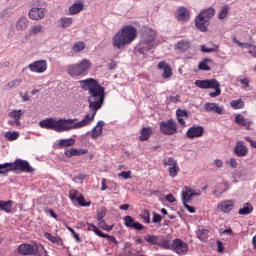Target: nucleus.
I'll use <instances>...</instances> for the list:
<instances>
[{
    "instance_id": "1",
    "label": "nucleus",
    "mask_w": 256,
    "mask_h": 256,
    "mask_svg": "<svg viewBox=\"0 0 256 256\" xmlns=\"http://www.w3.org/2000/svg\"><path fill=\"white\" fill-rule=\"evenodd\" d=\"M82 87L88 91V103L90 113L86 114L84 119L77 122V119H55L46 118L40 121L39 125L42 129L56 131V133H64L65 131H72L73 129H81L91 125L95 121L97 110L103 107L105 102V88L93 78L80 81Z\"/></svg>"
},
{
    "instance_id": "2",
    "label": "nucleus",
    "mask_w": 256,
    "mask_h": 256,
    "mask_svg": "<svg viewBox=\"0 0 256 256\" xmlns=\"http://www.w3.org/2000/svg\"><path fill=\"white\" fill-rule=\"evenodd\" d=\"M137 39V28L131 25L123 26L112 38L114 49H125L126 45H131Z\"/></svg>"
},
{
    "instance_id": "3",
    "label": "nucleus",
    "mask_w": 256,
    "mask_h": 256,
    "mask_svg": "<svg viewBox=\"0 0 256 256\" xmlns=\"http://www.w3.org/2000/svg\"><path fill=\"white\" fill-rule=\"evenodd\" d=\"M1 175H7L9 171H21V173H34L35 168L27 160L16 159L14 162L0 164Z\"/></svg>"
},
{
    "instance_id": "4",
    "label": "nucleus",
    "mask_w": 256,
    "mask_h": 256,
    "mask_svg": "<svg viewBox=\"0 0 256 256\" xmlns=\"http://www.w3.org/2000/svg\"><path fill=\"white\" fill-rule=\"evenodd\" d=\"M89 69H91V60L85 58L79 63L69 65L67 73L70 77H84Z\"/></svg>"
},
{
    "instance_id": "5",
    "label": "nucleus",
    "mask_w": 256,
    "mask_h": 256,
    "mask_svg": "<svg viewBox=\"0 0 256 256\" xmlns=\"http://www.w3.org/2000/svg\"><path fill=\"white\" fill-rule=\"evenodd\" d=\"M194 85L199 87V89H214V92L209 93L212 98L221 95V83L217 79L196 80Z\"/></svg>"
},
{
    "instance_id": "6",
    "label": "nucleus",
    "mask_w": 256,
    "mask_h": 256,
    "mask_svg": "<svg viewBox=\"0 0 256 256\" xmlns=\"http://www.w3.org/2000/svg\"><path fill=\"white\" fill-rule=\"evenodd\" d=\"M25 115V110H12L8 113V125L10 127H21V117Z\"/></svg>"
},
{
    "instance_id": "7",
    "label": "nucleus",
    "mask_w": 256,
    "mask_h": 256,
    "mask_svg": "<svg viewBox=\"0 0 256 256\" xmlns=\"http://www.w3.org/2000/svg\"><path fill=\"white\" fill-rule=\"evenodd\" d=\"M86 225H87V231H93V233H95V235H97L98 237L107 239L109 241V243H114V245H117V243H118L117 238H115L114 236H110L109 234L103 233V231H100L97 226H95L94 224H91L89 222H87Z\"/></svg>"
},
{
    "instance_id": "8",
    "label": "nucleus",
    "mask_w": 256,
    "mask_h": 256,
    "mask_svg": "<svg viewBox=\"0 0 256 256\" xmlns=\"http://www.w3.org/2000/svg\"><path fill=\"white\" fill-rule=\"evenodd\" d=\"M201 195V190H193L189 186H185L181 192L182 203H190L193 197H199Z\"/></svg>"
},
{
    "instance_id": "9",
    "label": "nucleus",
    "mask_w": 256,
    "mask_h": 256,
    "mask_svg": "<svg viewBox=\"0 0 256 256\" xmlns=\"http://www.w3.org/2000/svg\"><path fill=\"white\" fill-rule=\"evenodd\" d=\"M47 68V60H36L28 65V69L32 73H45Z\"/></svg>"
},
{
    "instance_id": "10",
    "label": "nucleus",
    "mask_w": 256,
    "mask_h": 256,
    "mask_svg": "<svg viewBox=\"0 0 256 256\" xmlns=\"http://www.w3.org/2000/svg\"><path fill=\"white\" fill-rule=\"evenodd\" d=\"M161 133H163V135H175V133H177V122L174 120L162 122Z\"/></svg>"
},
{
    "instance_id": "11",
    "label": "nucleus",
    "mask_w": 256,
    "mask_h": 256,
    "mask_svg": "<svg viewBox=\"0 0 256 256\" xmlns=\"http://www.w3.org/2000/svg\"><path fill=\"white\" fill-rule=\"evenodd\" d=\"M172 250L175 251L177 255H187L189 245L181 239H174Z\"/></svg>"
},
{
    "instance_id": "12",
    "label": "nucleus",
    "mask_w": 256,
    "mask_h": 256,
    "mask_svg": "<svg viewBox=\"0 0 256 256\" xmlns=\"http://www.w3.org/2000/svg\"><path fill=\"white\" fill-rule=\"evenodd\" d=\"M206 113H216V115H225V107L219 106L217 103L207 102L204 104Z\"/></svg>"
},
{
    "instance_id": "13",
    "label": "nucleus",
    "mask_w": 256,
    "mask_h": 256,
    "mask_svg": "<svg viewBox=\"0 0 256 256\" xmlns=\"http://www.w3.org/2000/svg\"><path fill=\"white\" fill-rule=\"evenodd\" d=\"M45 13H47L45 8L34 7L29 11L28 17L32 21H41V19H45Z\"/></svg>"
},
{
    "instance_id": "14",
    "label": "nucleus",
    "mask_w": 256,
    "mask_h": 256,
    "mask_svg": "<svg viewBox=\"0 0 256 256\" xmlns=\"http://www.w3.org/2000/svg\"><path fill=\"white\" fill-rule=\"evenodd\" d=\"M203 133H205V128L202 126H192L187 130L186 137L188 139H196L203 137Z\"/></svg>"
},
{
    "instance_id": "15",
    "label": "nucleus",
    "mask_w": 256,
    "mask_h": 256,
    "mask_svg": "<svg viewBox=\"0 0 256 256\" xmlns=\"http://www.w3.org/2000/svg\"><path fill=\"white\" fill-rule=\"evenodd\" d=\"M37 251H39V248L30 244H21L18 247L20 255H37Z\"/></svg>"
},
{
    "instance_id": "16",
    "label": "nucleus",
    "mask_w": 256,
    "mask_h": 256,
    "mask_svg": "<svg viewBox=\"0 0 256 256\" xmlns=\"http://www.w3.org/2000/svg\"><path fill=\"white\" fill-rule=\"evenodd\" d=\"M234 154L237 157H247L249 155V148L245 146V142L237 141L234 147Z\"/></svg>"
},
{
    "instance_id": "17",
    "label": "nucleus",
    "mask_w": 256,
    "mask_h": 256,
    "mask_svg": "<svg viewBox=\"0 0 256 256\" xmlns=\"http://www.w3.org/2000/svg\"><path fill=\"white\" fill-rule=\"evenodd\" d=\"M235 209V201L233 200H222L218 204V210L221 211V213H231Z\"/></svg>"
},
{
    "instance_id": "18",
    "label": "nucleus",
    "mask_w": 256,
    "mask_h": 256,
    "mask_svg": "<svg viewBox=\"0 0 256 256\" xmlns=\"http://www.w3.org/2000/svg\"><path fill=\"white\" fill-rule=\"evenodd\" d=\"M124 225L130 229H136V231H141L143 229V224L136 222L135 218L132 216H126L124 218Z\"/></svg>"
},
{
    "instance_id": "19",
    "label": "nucleus",
    "mask_w": 256,
    "mask_h": 256,
    "mask_svg": "<svg viewBox=\"0 0 256 256\" xmlns=\"http://www.w3.org/2000/svg\"><path fill=\"white\" fill-rule=\"evenodd\" d=\"M195 27L205 33L207 32V27H209V21L198 14V17L195 19Z\"/></svg>"
},
{
    "instance_id": "20",
    "label": "nucleus",
    "mask_w": 256,
    "mask_h": 256,
    "mask_svg": "<svg viewBox=\"0 0 256 256\" xmlns=\"http://www.w3.org/2000/svg\"><path fill=\"white\" fill-rule=\"evenodd\" d=\"M87 153H89L87 149L71 148L65 150L64 155L68 157V159H71V157H79L80 155H87Z\"/></svg>"
},
{
    "instance_id": "21",
    "label": "nucleus",
    "mask_w": 256,
    "mask_h": 256,
    "mask_svg": "<svg viewBox=\"0 0 256 256\" xmlns=\"http://www.w3.org/2000/svg\"><path fill=\"white\" fill-rule=\"evenodd\" d=\"M142 41L151 45L155 41V31L151 28H144L142 31Z\"/></svg>"
},
{
    "instance_id": "22",
    "label": "nucleus",
    "mask_w": 256,
    "mask_h": 256,
    "mask_svg": "<svg viewBox=\"0 0 256 256\" xmlns=\"http://www.w3.org/2000/svg\"><path fill=\"white\" fill-rule=\"evenodd\" d=\"M235 123L237 125H241L242 127H245L247 131H251V121L249 119L243 117V115L238 114L235 116Z\"/></svg>"
},
{
    "instance_id": "23",
    "label": "nucleus",
    "mask_w": 256,
    "mask_h": 256,
    "mask_svg": "<svg viewBox=\"0 0 256 256\" xmlns=\"http://www.w3.org/2000/svg\"><path fill=\"white\" fill-rule=\"evenodd\" d=\"M162 77L163 79H171L173 77V68L167 62H161Z\"/></svg>"
},
{
    "instance_id": "24",
    "label": "nucleus",
    "mask_w": 256,
    "mask_h": 256,
    "mask_svg": "<svg viewBox=\"0 0 256 256\" xmlns=\"http://www.w3.org/2000/svg\"><path fill=\"white\" fill-rule=\"evenodd\" d=\"M135 49L140 55H145L147 52L151 51L152 47L149 42L141 40Z\"/></svg>"
},
{
    "instance_id": "25",
    "label": "nucleus",
    "mask_w": 256,
    "mask_h": 256,
    "mask_svg": "<svg viewBox=\"0 0 256 256\" xmlns=\"http://www.w3.org/2000/svg\"><path fill=\"white\" fill-rule=\"evenodd\" d=\"M103 125H105L104 121H98L97 125L92 129V139H97L98 137H101V135L103 134Z\"/></svg>"
},
{
    "instance_id": "26",
    "label": "nucleus",
    "mask_w": 256,
    "mask_h": 256,
    "mask_svg": "<svg viewBox=\"0 0 256 256\" xmlns=\"http://www.w3.org/2000/svg\"><path fill=\"white\" fill-rule=\"evenodd\" d=\"M151 135H153V128L143 127L140 130L139 140L140 141H149V139H151Z\"/></svg>"
},
{
    "instance_id": "27",
    "label": "nucleus",
    "mask_w": 256,
    "mask_h": 256,
    "mask_svg": "<svg viewBox=\"0 0 256 256\" xmlns=\"http://www.w3.org/2000/svg\"><path fill=\"white\" fill-rule=\"evenodd\" d=\"M175 49L181 51V53H185V51L191 49V42L189 40H181L175 44Z\"/></svg>"
},
{
    "instance_id": "28",
    "label": "nucleus",
    "mask_w": 256,
    "mask_h": 256,
    "mask_svg": "<svg viewBox=\"0 0 256 256\" xmlns=\"http://www.w3.org/2000/svg\"><path fill=\"white\" fill-rule=\"evenodd\" d=\"M0 211H4V213H13V200H0Z\"/></svg>"
},
{
    "instance_id": "29",
    "label": "nucleus",
    "mask_w": 256,
    "mask_h": 256,
    "mask_svg": "<svg viewBox=\"0 0 256 256\" xmlns=\"http://www.w3.org/2000/svg\"><path fill=\"white\" fill-rule=\"evenodd\" d=\"M177 121L180 125L185 127V119H189V113L185 110L178 109L176 111Z\"/></svg>"
},
{
    "instance_id": "30",
    "label": "nucleus",
    "mask_w": 256,
    "mask_h": 256,
    "mask_svg": "<svg viewBox=\"0 0 256 256\" xmlns=\"http://www.w3.org/2000/svg\"><path fill=\"white\" fill-rule=\"evenodd\" d=\"M189 10L185 7H180L177 11V19L178 21H189Z\"/></svg>"
},
{
    "instance_id": "31",
    "label": "nucleus",
    "mask_w": 256,
    "mask_h": 256,
    "mask_svg": "<svg viewBox=\"0 0 256 256\" xmlns=\"http://www.w3.org/2000/svg\"><path fill=\"white\" fill-rule=\"evenodd\" d=\"M29 27V20L27 17H21L16 22V30L17 31H25Z\"/></svg>"
},
{
    "instance_id": "32",
    "label": "nucleus",
    "mask_w": 256,
    "mask_h": 256,
    "mask_svg": "<svg viewBox=\"0 0 256 256\" xmlns=\"http://www.w3.org/2000/svg\"><path fill=\"white\" fill-rule=\"evenodd\" d=\"M60 29H69L71 25H73V18L72 17H62L58 21Z\"/></svg>"
},
{
    "instance_id": "33",
    "label": "nucleus",
    "mask_w": 256,
    "mask_h": 256,
    "mask_svg": "<svg viewBox=\"0 0 256 256\" xmlns=\"http://www.w3.org/2000/svg\"><path fill=\"white\" fill-rule=\"evenodd\" d=\"M83 10V4L81 2L74 3L68 8L69 15H77Z\"/></svg>"
},
{
    "instance_id": "34",
    "label": "nucleus",
    "mask_w": 256,
    "mask_h": 256,
    "mask_svg": "<svg viewBox=\"0 0 256 256\" xmlns=\"http://www.w3.org/2000/svg\"><path fill=\"white\" fill-rule=\"evenodd\" d=\"M207 63H213V60L211 58H204L199 64L198 69L200 71H211V66Z\"/></svg>"
},
{
    "instance_id": "35",
    "label": "nucleus",
    "mask_w": 256,
    "mask_h": 256,
    "mask_svg": "<svg viewBox=\"0 0 256 256\" xmlns=\"http://www.w3.org/2000/svg\"><path fill=\"white\" fill-rule=\"evenodd\" d=\"M199 15L206 19V21H211V17L215 16V8H207L200 12Z\"/></svg>"
},
{
    "instance_id": "36",
    "label": "nucleus",
    "mask_w": 256,
    "mask_h": 256,
    "mask_svg": "<svg viewBox=\"0 0 256 256\" xmlns=\"http://www.w3.org/2000/svg\"><path fill=\"white\" fill-rule=\"evenodd\" d=\"M23 83V79L21 78H16V79H13L12 81L8 82L6 85H5V89H17V87H21V84Z\"/></svg>"
},
{
    "instance_id": "37",
    "label": "nucleus",
    "mask_w": 256,
    "mask_h": 256,
    "mask_svg": "<svg viewBox=\"0 0 256 256\" xmlns=\"http://www.w3.org/2000/svg\"><path fill=\"white\" fill-rule=\"evenodd\" d=\"M239 215H251L253 213V205L251 203H245L238 211Z\"/></svg>"
},
{
    "instance_id": "38",
    "label": "nucleus",
    "mask_w": 256,
    "mask_h": 256,
    "mask_svg": "<svg viewBox=\"0 0 256 256\" xmlns=\"http://www.w3.org/2000/svg\"><path fill=\"white\" fill-rule=\"evenodd\" d=\"M230 107H231L232 109H235V110H237V109H243V107H245V102H244L243 99H241V98H239V99H237V100H232V101L230 102Z\"/></svg>"
},
{
    "instance_id": "39",
    "label": "nucleus",
    "mask_w": 256,
    "mask_h": 256,
    "mask_svg": "<svg viewBox=\"0 0 256 256\" xmlns=\"http://www.w3.org/2000/svg\"><path fill=\"white\" fill-rule=\"evenodd\" d=\"M196 235L200 239V241H207L209 239V230L200 229L196 232Z\"/></svg>"
},
{
    "instance_id": "40",
    "label": "nucleus",
    "mask_w": 256,
    "mask_h": 256,
    "mask_svg": "<svg viewBox=\"0 0 256 256\" xmlns=\"http://www.w3.org/2000/svg\"><path fill=\"white\" fill-rule=\"evenodd\" d=\"M41 33H43V26H41V25H36V26H32V27L30 28L29 36H30V37H33V36L39 35V34H41Z\"/></svg>"
},
{
    "instance_id": "41",
    "label": "nucleus",
    "mask_w": 256,
    "mask_h": 256,
    "mask_svg": "<svg viewBox=\"0 0 256 256\" xmlns=\"http://www.w3.org/2000/svg\"><path fill=\"white\" fill-rule=\"evenodd\" d=\"M75 145V139L69 138V139H62L59 142V147H73Z\"/></svg>"
},
{
    "instance_id": "42",
    "label": "nucleus",
    "mask_w": 256,
    "mask_h": 256,
    "mask_svg": "<svg viewBox=\"0 0 256 256\" xmlns=\"http://www.w3.org/2000/svg\"><path fill=\"white\" fill-rule=\"evenodd\" d=\"M180 170L181 169L179 168V164H176L175 166H170L168 168V173H169L170 177L175 178V177H177V175H179Z\"/></svg>"
},
{
    "instance_id": "43",
    "label": "nucleus",
    "mask_w": 256,
    "mask_h": 256,
    "mask_svg": "<svg viewBox=\"0 0 256 256\" xmlns=\"http://www.w3.org/2000/svg\"><path fill=\"white\" fill-rule=\"evenodd\" d=\"M84 49H85V42L83 41L76 42L72 47V51L74 53H81V51H83Z\"/></svg>"
},
{
    "instance_id": "44",
    "label": "nucleus",
    "mask_w": 256,
    "mask_h": 256,
    "mask_svg": "<svg viewBox=\"0 0 256 256\" xmlns=\"http://www.w3.org/2000/svg\"><path fill=\"white\" fill-rule=\"evenodd\" d=\"M4 137L8 139V141H17V139H19V132H6Z\"/></svg>"
},
{
    "instance_id": "45",
    "label": "nucleus",
    "mask_w": 256,
    "mask_h": 256,
    "mask_svg": "<svg viewBox=\"0 0 256 256\" xmlns=\"http://www.w3.org/2000/svg\"><path fill=\"white\" fill-rule=\"evenodd\" d=\"M230 9L229 5H224L218 15V19H226Z\"/></svg>"
},
{
    "instance_id": "46",
    "label": "nucleus",
    "mask_w": 256,
    "mask_h": 256,
    "mask_svg": "<svg viewBox=\"0 0 256 256\" xmlns=\"http://www.w3.org/2000/svg\"><path fill=\"white\" fill-rule=\"evenodd\" d=\"M201 51L202 53H217L219 52V46L218 45H214L213 48H208L205 45L201 46Z\"/></svg>"
},
{
    "instance_id": "47",
    "label": "nucleus",
    "mask_w": 256,
    "mask_h": 256,
    "mask_svg": "<svg viewBox=\"0 0 256 256\" xmlns=\"http://www.w3.org/2000/svg\"><path fill=\"white\" fill-rule=\"evenodd\" d=\"M238 81L242 84V89H249L251 87V79L249 77L240 78Z\"/></svg>"
},
{
    "instance_id": "48",
    "label": "nucleus",
    "mask_w": 256,
    "mask_h": 256,
    "mask_svg": "<svg viewBox=\"0 0 256 256\" xmlns=\"http://www.w3.org/2000/svg\"><path fill=\"white\" fill-rule=\"evenodd\" d=\"M98 226L100 229H103L104 231H113V225H107V222L105 220H98Z\"/></svg>"
},
{
    "instance_id": "49",
    "label": "nucleus",
    "mask_w": 256,
    "mask_h": 256,
    "mask_svg": "<svg viewBox=\"0 0 256 256\" xmlns=\"http://www.w3.org/2000/svg\"><path fill=\"white\" fill-rule=\"evenodd\" d=\"M161 247L163 249H173V241L171 242V238H164Z\"/></svg>"
},
{
    "instance_id": "50",
    "label": "nucleus",
    "mask_w": 256,
    "mask_h": 256,
    "mask_svg": "<svg viewBox=\"0 0 256 256\" xmlns=\"http://www.w3.org/2000/svg\"><path fill=\"white\" fill-rule=\"evenodd\" d=\"M164 167H174L175 165H178L177 160L175 158H167L163 160Z\"/></svg>"
},
{
    "instance_id": "51",
    "label": "nucleus",
    "mask_w": 256,
    "mask_h": 256,
    "mask_svg": "<svg viewBox=\"0 0 256 256\" xmlns=\"http://www.w3.org/2000/svg\"><path fill=\"white\" fill-rule=\"evenodd\" d=\"M145 241L150 243V245H159V238L156 236H145Z\"/></svg>"
},
{
    "instance_id": "52",
    "label": "nucleus",
    "mask_w": 256,
    "mask_h": 256,
    "mask_svg": "<svg viewBox=\"0 0 256 256\" xmlns=\"http://www.w3.org/2000/svg\"><path fill=\"white\" fill-rule=\"evenodd\" d=\"M76 201L80 207H91V202H86L83 196H78Z\"/></svg>"
},
{
    "instance_id": "53",
    "label": "nucleus",
    "mask_w": 256,
    "mask_h": 256,
    "mask_svg": "<svg viewBox=\"0 0 256 256\" xmlns=\"http://www.w3.org/2000/svg\"><path fill=\"white\" fill-rule=\"evenodd\" d=\"M105 215H107V209L106 208H101L98 212H97V221H103V219H105Z\"/></svg>"
},
{
    "instance_id": "54",
    "label": "nucleus",
    "mask_w": 256,
    "mask_h": 256,
    "mask_svg": "<svg viewBox=\"0 0 256 256\" xmlns=\"http://www.w3.org/2000/svg\"><path fill=\"white\" fill-rule=\"evenodd\" d=\"M179 99H181V97L179 95L168 96L166 98V103H167V105H169L171 103H179Z\"/></svg>"
},
{
    "instance_id": "55",
    "label": "nucleus",
    "mask_w": 256,
    "mask_h": 256,
    "mask_svg": "<svg viewBox=\"0 0 256 256\" xmlns=\"http://www.w3.org/2000/svg\"><path fill=\"white\" fill-rule=\"evenodd\" d=\"M233 43H236V45H238V47H244L245 49H249V47H251V44L249 43H242L241 41L237 40V37H233L232 38Z\"/></svg>"
},
{
    "instance_id": "56",
    "label": "nucleus",
    "mask_w": 256,
    "mask_h": 256,
    "mask_svg": "<svg viewBox=\"0 0 256 256\" xmlns=\"http://www.w3.org/2000/svg\"><path fill=\"white\" fill-rule=\"evenodd\" d=\"M141 217L143 218L144 223H150L151 222L149 210H144L141 213Z\"/></svg>"
},
{
    "instance_id": "57",
    "label": "nucleus",
    "mask_w": 256,
    "mask_h": 256,
    "mask_svg": "<svg viewBox=\"0 0 256 256\" xmlns=\"http://www.w3.org/2000/svg\"><path fill=\"white\" fill-rule=\"evenodd\" d=\"M45 237L48 239V241H51V243H59V237L52 236V234L49 232L45 233Z\"/></svg>"
},
{
    "instance_id": "58",
    "label": "nucleus",
    "mask_w": 256,
    "mask_h": 256,
    "mask_svg": "<svg viewBox=\"0 0 256 256\" xmlns=\"http://www.w3.org/2000/svg\"><path fill=\"white\" fill-rule=\"evenodd\" d=\"M77 195H79V191L72 189L69 191V198L71 199V201H77Z\"/></svg>"
},
{
    "instance_id": "59",
    "label": "nucleus",
    "mask_w": 256,
    "mask_h": 256,
    "mask_svg": "<svg viewBox=\"0 0 256 256\" xmlns=\"http://www.w3.org/2000/svg\"><path fill=\"white\" fill-rule=\"evenodd\" d=\"M118 177H122V179H131V171H123L118 174Z\"/></svg>"
},
{
    "instance_id": "60",
    "label": "nucleus",
    "mask_w": 256,
    "mask_h": 256,
    "mask_svg": "<svg viewBox=\"0 0 256 256\" xmlns=\"http://www.w3.org/2000/svg\"><path fill=\"white\" fill-rule=\"evenodd\" d=\"M165 199L166 201H168V203H175L177 201V199L172 193H169L168 195H166Z\"/></svg>"
},
{
    "instance_id": "61",
    "label": "nucleus",
    "mask_w": 256,
    "mask_h": 256,
    "mask_svg": "<svg viewBox=\"0 0 256 256\" xmlns=\"http://www.w3.org/2000/svg\"><path fill=\"white\" fill-rule=\"evenodd\" d=\"M188 202H185V204H183L184 205V207L187 209V211L189 212V213H195L197 210L195 209V207H193V206H191V205H189V204H187Z\"/></svg>"
},
{
    "instance_id": "62",
    "label": "nucleus",
    "mask_w": 256,
    "mask_h": 256,
    "mask_svg": "<svg viewBox=\"0 0 256 256\" xmlns=\"http://www.w3.org/2000/svg\"><path fill=\"white\" fill-rule=\"evenodd\" d=\"M229 163H230V166L232 167V169H237V167H239V163L237 162V160L235 158H231Z\"/></svg>"
},
{
    "instance_id": "63",
    "label": "nucleus",
    "mask_w": 256,
    "mask_h": 256,
    "mask_svg": "<svg viewBox=\"0 0 256 256\" xmlns=\"http://www.w3.org/2000/svg\"><path fill=\"white\" fill-rule=\"evenodd\" d=\"M244 139H245V141L250 143V145L253 147V149H256V141L255 140L251 139V137H249V136H246Z\"/></svg>"
},
{
    "instance_id": "64",
    "label": "nucleus",
    "mask_w": 256,
    "mask_h": 256,
    "mask_svg": "<svg viewBox=\"0 0 256 256\" xmlns=\"http://www.w3.org/2000/svg\"><path fill=\"white\" fill-rule=\"evenodd\" d=\"M101 191H107V179L105 178L101 180Z\"/></svg>"
}]
</instances>
